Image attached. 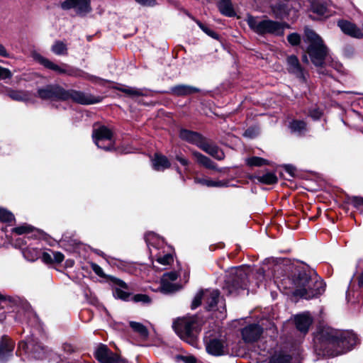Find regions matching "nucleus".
<instances>
[{
    "mask_svg": "<svg viewBox=\"0 0 363 363\" xmlns=\"http://www.w3.org/2000/svg\"><path fill=\"white\" fill-rule=\"evenodd\" d=\"M294 295L309 300L323 294L325 284L317 276L310 277L306 272H301L294 279Z\"/></svg>",
    "mask_w": 363,
    "mask_h": 363,
    "instance_id": "1",
    "label": "nucleus"
},
{
    "mask_svg": "<svg viewBox=\"0 0 363 363\" xmlns=\"http://www.w3.org/2000/svg\"><path fill=\"white\" fill-rule=\"evenodd\" d=\"M305 42L309 45L307 52L312 62L317 67L322 66L328 54V48L319 35L309 28L304 30Z\"/></svg>",
    "mask_w": 363,
    "mask_h": 363,
    "instance_id": "2",
    "label": "nucleus"
},
{
    "mask_svg": "<svg viewBox=\"0 0 363 363\" xmlns=\"http://www.w3.org/2000/svg\"><path fill=\"white\" fill-rule=\"evenodd\" d=\"M247 23L252 30L259 35H272L276 36L283 35L286 25L275 21L267 18H260L249 16Z\"/></svg>",
    "mask_w": 363,
    "mask_h": 363,
    "instance_id": "3",
    "label": "nucleus"
},
{
    "mask_svg": "<svg viewBox=\"0 0 363 363\" xmlns=\"http://www.w3.org/2000/svg\"><path fill=\"white\" fill-rule=\"evenodd\" d=\"M321 337L325 339L330 344L337 345L345 350H351L358 342V337L353 332H338L331 328L323 330Z\"/></svg>",
    "mask_w": 363,
    "mask_h": 363,
    "instance_id": "4",
    "label": "nucleus"
},
{
    "mask_svg": "<svg viewBox=\"0 0 363 363\" xmlns=\"http://www.w3.org/2000/svg\"><path fill=\"white\" fill-rule=\"evenodd\" d=\"M199 324L195 317L178 318L173 323L175 333L189 344L196 346Z\"/></svg>",
    "mask_w": 363,
    "mask_h": 363,
    "instance_id": "5",
    "label": "nucleus"
},
{
    "mask_svg": "<svg viewBox=\"0 0 363 363\" xmlns=\"http://www.w3.org/2000/svg\"><path fill=\"white\" fill-rule=\"evenodd\" d=\"M94 143L99 148L105 150L113 149L115 140L112 131L107 127L102 125L95 128L92 133Z\"/></svg>",
    "mask_w": 363,
    "mask_h": 363,
    "instance_id": "6",
    "label": "nucleus"
},
{
    "mask_svg": "<svg viewBox=\"0 0 363 363\" xmlns=\"http://www.w3.org/2000/svg\"><path fill=\"white\" fill-rule=\"evenodd\" d=\"M31 56L36 62L43 65L45 67L52 69L58 74H64L74 77L79 75V72L77 70L70 68L67 65L64 64L62 67H60L44 57L37 52H33Z\"/></svg>",
    "mask_w": 363,
    "mask_h": 363,
    "instance_id": "7",
    "label": "nucleus"
},
{
    "mask_svg": "<svg viewBox=\"0 0 363 363\" xmlns=\"http://www.w3.org/2000/svg\"><path fill=\"white\" fill-rule=\"evenodd\" d=\"M60 7L63 10L74 9L77 15L84 16L91 11V0H65L61 2Z\"/></svg>",
    "mask_w": 363,
    "mask_h": 363,
    "instance_id": "8",
    "label": "nucleus"
},
{
    "mask_svg": "<svg viewBox=\"0 0 363 363\" xmlns=\"http://www.w3.org/2000/svg\"><path fill=\"white\" fill-rule=\"evenodd\" d=\"M19 349L30 354L34 359H42L46 357L45 348L38 342L30 338L19 343Z\"/></svg>",
    "mask_w": 363,
    "mask_h": 363,
    "instance_id": "9",
    "label": "nucleus"
},
{
    "mask_svg": "<svg viewBox=\"0 0 363 363\" xmlns=\"http://www.w3.org/2000/svg\"><path fill=\"white\" fill-rule=\"evenodd\" d=\"M206 350L207 352L213 356H220L225 354L227 344L223 337H205Z\"/></svg>",
    "mask_w": 363,
    "mask_h": 363,
    "instance_id": "10",
    "label": "nucleus"
},
{
    "mask_svg": "<svg viewBox=\"0 0 363 363\" xmlns=\"http://www.w3.org/2000/svg\"><path fill=\"white\" fill-rule=\"evenodd\" d=\"M39 97L43 99H61L65 96V90L59 86L50 85L38 91Z\"/></svg>",
    "mask_w": 363,
    "mask_h": 363,
    "instance_id": "11",
    "label": "nucleus"
},
{
    "mask_svg": "<svg viewBox=\"0 0 363 363\" xmlns=\"http://www.w3.org/2000/svg\"><path fill=\"white\" fill-rule=\"evenodd\" d=\"M21 300L22 301L21 303H20L17 305L13 304L12 306H9L6 308H9V307L19 308V309L18 310V313L19 314L18 318L21 321L27 320L28 318H30L31 316H35L34 313L30 310L28 304L26 301H24L23 299L21 298ZM4 308L5 307H2L0 305V321H3L6 318V313H5V311L4 310Z\"/></svg>",
    "mask_w": 363,
    "mask_h": 363,
    "instance_id": "12",
    "label": "nucleus"
},
{
    "mask_svg": "<svg viewBox=\"0 0 363 363\" xmlns=\"http://www.w3.org/2000/svg\"><path fill=\"white\" fill-rule=\"evenodd\" d=\"M65 97L62 98V100H67L72 99L73 101L81 104H93L99 102V99H97L91 96L85 94L83 92L77 91L74 90H65Z\"/></svg>",
    "mask_w": 363,
    "mask_h": 363,
    "instance_id": "13",
    "label": "nucleus"
},
{
    "mask_svg": "<svg viewBox=\"0 0 363 363\" xmlns=\"http://www.w3.org/2000/svg\"><path fill=\"white\" fill-rule=\"evenodd\" d=\"M110 281L114 286L113 291V296L123 301H128L130 294L123 290L128 289L127 284L123 281L114 277L110 278Z\"/></svg>",
    "mask_w": 363,
    "mask_h": 363,
    "instance_id": "14",
    "label": "nucleus"
},
{
    "mask_svg": "<svg viewBox=\"0 0 363 363\" xmlns=\"http://www.w3.org/2000/svg\"><path fill=\"white\" fill-rule=\"evenodd\" d=\"M337 26L340 30L346 35L354 38H362L363 32L354 23L346 20H340L337 22Z\"/></svg>",
    "mask_w": 363,
    "mask_h": 363,
    "instance_id": "15",
    "label": "nucleus"
},
{
    "mask_svg": "<svg viewBox=\"0 0 363 363\" xmlns=\"http://www.w3.org/2000/svg\"><path fill=\"white\" fill-rule=\"evenodd\" d=\"M262 333V328L257 324H251L242 330V339L245 342L257 341Z\"/></svg>",
    "mask_w": 363,
    "mask_h": 363,
    "instance_id": "16",
    "label": "nucleus"
},
{
    "mask_svg": "<svg viewBox=\"0 0 363 363\" xmlns=\"http://www.w3.org/2000/svg\"><path fill=\"white\" fill-rule=\"evenodd\" d=\"M294 321L297 330L306 334L312 324L313 318L308 312H304L296 315L294 317Z\"/></svg>",
    "mask_w": 363,
    "mask_h": 363,
    "instance_id": "17",
    "label": "nucleus"
},
{
    "mask_svg": "<svg viewBox=\"0 0 363 363\" xmlns=\"http://www.w3.org/2000/svg\"><path fill=\"white\" fill-rule=\"evenodd\" d=\"M199 148L218 160H223L225 158L223 152L216 145L207 142L205 138Z\"/></svg>",
    "mask_w": 363,
    "mask_h": 363,
    "instance_id": "18",
    "label": "nucleus"
},
{
    "mask_svg": "<svg viewBox=\"0 0 363 363\" xmlns=\"http://www.w3.org/2000/svg\"><path fill=\"white\" fill-rule=\"evenodd\" d=\"M310 10L313 13V14L310 15L313 20H319L330 16L326 6L319 1H313Z\"/></svg>",
    "mask_w": 363,
    "mask_h": 363,
    "instance_id": "19",
    "label": "nucleus"
},
{
    "mask_svg": "<svg viewBox=\"0 0 363 363\" xmlns=\"http://www.w3.org/2000/svg\"><path fill=\"white\" fill-rule=\"evenodd\" d=\"M179 137L182 140L196 145L199 147L204 139L202 135L198 133L190 131L186 129H182L180 130Z\"/></svg>",
    "mask_w": 363,
    "mask_h": 363,
    "instance_id": "20",
    "label": "nucleus"
},
{
    "mask_svg": "<svg viewBox=\"0 0 363 363\" xmlns=\"http://www.w3.org/2000/svg\"><path fill=\"white\" fill-rule=\"evenodd\" d=\"M204 301L207 304L208 310H215L217 303L220 302L219 291L216 289H206L203 291Z\"/></svg>",
    "mask_w": 363,
    "mask_h": 363,
    "instance_id": "21",
    "label": "nucleus"
},
{
    "mask_svg": "<svg viewBox=\"0 0 363 363\" xmlns=\"http://www.w3.org/2000/svg\"><path fill=\"white\" fill-rule=\"evenodd\" d=\"M199 90L196 87L186 85L179 84L170 88L169 93L177 96H187L191 94L198 92Z\"/></svg>",
    "mask_w": 363,
    "mask_h": 363,
    "instance_id": "22",
    "label": "nucleus"
},
{
    "mask_svg": "<svg viewBox=\"0 0 363 363\" xmlns=\"http://www.w3.org/2000/svg\"><path fill=\"white\" fill-rule=\"evenodd\" d=\"M286 62L287 69L289 72L300 78L303 76V69L296 56H289L286 59Z\"/></svg>",
    "mask_w": 363,
    "mask_h": 363,
    "instance_id": "23",
    "label": "nucleus"
},
{
    "mask_svg": "<svg viewBox=\"0 0 363 363\" xmlns=\"http://www.w3.org/2000/svg\"><path fill=\"white\" fill-rule=\"evenodd\" d=\"M14 345L13 342L6 337H3L0 342V361H5L11 355Z\"/></svg>",
    "mask_w": 363,
    "mask_h": 363,
    "instance_id": "24",
    "label": "nucleus"
},
{
    "mask_svg": "<svg viewBox=\"0 0 363 363\" xmlns=\"http://www.w3.org/2000/svg\"><path fill=\"white\" fill-rule=\"evenodd\" d=\"M153 169L157 171H164L170 167V162L167 157L156 153L152 159Z\"/></svg>",
    "mask_w": 363,
    "mask_h": 363,
    "instance_id": "25",
    "label": "nucleus"
},
{
    "mask_svg": "<svg viewBox=\"0 0 363 363\" xmlns=\"http://www.w3.org/2000/svg\"><path fill=\"white\" fill-rule=\"evenodd\" d=\"M192 155L196 160V162L201 165H203L208 169H216V166L214 162L206 156L196 151L192 152Z\"/></svg>",
    "mask_w": 363,
    "mask_h": 363,
    "instance_id": "26",
    "label": "nucleus"
},
{
    "mask_svg": "<svg viewBox=\"0 0 363 363\" xmlns=\"http://www.w3.org/2000/svg\"><path fill=\"white\" fill-rule=\"evenodd\" d=\"M220 13L227 16H234L235 12L230 0H219L218 4Z\"/></svg>",
    "mask_w": 363,
    "mask_h": 363,
    "instance_id": "27",
    "label": "nucleus"
},
{
    "mask_svg": "<svg viewBox=\"0 0 363 363\" xmlns=\"http://www.w3.org/2000/svg\"><path fill=\"white\" fill-rule=\"evenodd\" d=\"M194 182L208 187H224L228 186L226 181H213L209 179L195 178Z\"/></svg>",
    "mask_w": 363,
    "mask_h": 363,
    "instance_id": "28",
    "label": "nucleus"
},
{
    "mask_svg": "<svg viewBox=\"0 0 363 363\" xmlns=\"http://www.w3.org/2000/svg\"><path fill=\"white\" fill-rule=\"evenodd\" d=\"M255 179L257 182L267 185L274 184L277 182L278 179L276 174L273 172H266L263 175L257 176Z\"/></svg>",
    "mask_w": 363,
    "mask_h": 363,
    "instance_id": "29",
    "label": "nucleus"
},
{
    "mask_svg": "<svg viewBox=\"0 0 363 363\" xmlns=\"http://www.w3.org/2000/svg\"><path fill=\"white\" fill-rule=\"evenodd\" d=\"M236 274H238V276L240 277L242 281L245 278V274H244L242 272V269L240 268H238L236 269ZM245 284L242 281V284H239L236 282L235 281H233L231 286H228V294H233L234 293H238L239 289H244Z\"/></svg>",
    "mask_w": 363,
    "mask_h": 363,
    "instance_id": "30",
    "label": "nucleus"
},
{
    "mask_svg": "<svg viewBox=\"0 0 363 363\" xmlns=\"http://www.w3.org/2000/svg\"><path fill=\"white\" fill-rule=\"evenodd\" d=\"M161 291L164 293H172L178 291L180 289L179 284L169 280L164 281V278L161 279L160 284Z\"/></svg>",
    "mask_w": 363,
    "mask_h": 363,
    "instance_id": "31",
    "label": "nucleus"
},
{
    "mask_svg": "<svg viewBox=\"0 0 363 363\" xmlns=\"http://www.w3.org/2000/svg\"><path fill=\"white\" fill-rule=\"evenodd\" d=\"M131 328L137 333L142 338L146 339L148 337L149 333L147 328L140 323L131 321L130 322Z\"/></svg>",
    "mask_w": 363,
    "mask_h": 363,
    "instance_id": "32",
    "label": "nucleus"
},
{
    "mask_svg": "<svg viewBox=\"0 0 363 363\" xmlns=\"http://www.w3.org/2000/svg\"><path fill=\"white\" fill-rule=\"evenodd\" d=\"M291 357L284 352H279L274 354L269 360V363H290Z\"/></svg>",
    "mask_w": 363,
    "mask_h": 363,
    "instance_id": "33",
    "label": "nucleus"
},
{
    "mask_svg": "<svg viewBox=\"0 0 363 363\" xmlns=\"http://www.w3.org/2000/svg\"><path fill=\"white\" fill-rule=\"evenodd\" d=\"M245 162L249 167H262L269 164L268 160L259 157H248L245 160Z\"/></svg>",
    "mask_w": 363,
    "mask_h": 363,
    "instance_id": "34",
    "label": "nucleus"
},
{
    "mask_svg": "<svg viewBox=\"0 0 363 363\" xmlns=\"http://www.w3.org/2000/svg\"><path fill=\"white\" fill-rule=\"evenodd\" d=\"M7 95L15 101H26L29 99L28 93L23 91L10 89L8 91Z\"/></svg>",
    "mask_w": 363,
    "mask_h": 363,
    "instance_id": "35",
    "label": "nucleus"
},
{
    "mask_svg": "<svg viewBox=\"0 0 363 363\" xmlns=\"http://www.w3.org/2000/svg\"><path fill=\"white\" fill-rule=\"evenodd\" d=\"M24 257L28 261L33 262L40 257V252L36 248L28 247L23 252Z\"/></svg>",
    "mask_w": 363,
    "mask_h": 363,
    "instance_id": "36",
    "label": "nucleus"
},
{
    "mask_svg": "<svg viewBox=\"0 0 363 363\" xmlns=\"http://www.w3.org/2000/svg\"><path fill=\"white\" fill-rule=\"evenodd\" d=\"M51 50L57 55H66L67 54V45L62 41L55 42L52 45Z\"/></svg>",
    "mask_w": 363,
    "mask_h": 363,
    "instance_id": "37",
    "label": "nucleus"
},
{
    "mask_svg": "<svg viewBox=\"0 0 363 363\" xmlns=\"http://www.w3.org/2000/svg\"><path fill=\"white\" fill-rule=\"evenodd\" d=\"M292 132L301 134L306 131V124L303 121H294L290 124Z\"/></svg>",
    "mask_w": 363,
    "mask_h": 363,
    "instance_id": "38",
    "label": "nucleus"
},
{
    "mask_svg": "<svg viewBox=\"0 0 363 363\" xmlns=\"http://www.w3.org/2000/svg\"><path fill=\"white\" fill-rule=\"evenodd\" d=\"M21 302L22 301L19 297H5L0 294V305L2 307H7L13 304L17 305Z\"/></svg>",
    "mask_w": 363,
    "mask_h": 363,
    "instance_id": "39",
    "label": "nucleus"
},
{
    "mask_svg": "<svg viewBox=\"0 0 363 363\" xmlns=\"http://www.w3.org/2000/svg\"><path fill=\"white\" fill-rule=\"evenodd\" d=\"M117 89L131 97L143 96L144 94L141 89H138L133 88V87L125 86V87L117 88Z\"/></svg>",
    "mask_w": 363,
    "mask_h": 363,
    "instance_id": "40",
    "label": "nucleus"
},
{
    "mask_svg": "<svg viewBox=\"0 0 363 363\" xmlns=\"http://www.w3.org/2000/svg\"><path fill=\"white\" fill-rule=\"evenodd\" d=\"M14 219L13 215L4 208H0V220L2 222H11Z\"/></svg>",
    "mask_w": 363,
    "mask_h": 363,
    "instance_id": "41",
    "label": "nucleus"
},
{
    "mask_svg": "<svg viewBox=\"0 0 363 363\" xmlns=\"http://www.w3.org/2000/svg\"><path fill=\"white\" fill-rule=\"evenodd\" d=\"M196 23H197V25L199 26V28L206 33L208 35H209L210 37L213 38H218V34L214 32L213 30H212L211 29H210L209 28H208L207 26H206L205 25H203L201 22H200L199 21H196Z\"/></svg>",
    "mask_w": 363,
    "mask_h": 363,
    "instance_id": "42",
    "label": "nucleus"
},
{
    "mask_svg": "<svg viewBox=\"0 0 363 363\" xmlns=\"http://www.w3.org/2000/svg\"><path fill=\"white\" fill-rule=\"evenodd\" d=\"M157 262L162 265H169L173 262V257L168 253L164 256L157 257Z\"/></svg>",
    "mask_w": 363,
    "mask_h": 363,
    "instance_id": "43",
    "label": "nucleus"
},
{
    "mask_svg": "<svg viewBox=\"0 0 363 363\" xmlns=\"http://www.w3.org/2000/svg\"><path fill=\"white\" fill-rule=\"evenodd\" d=\"M357 284L359 288L363 286V272L357 273L354 275L351 280V284L354 287L355 284Z\"/></svg>",
    "mask_w": 363,
    "mask_h": 363,
    "instance_id": "44",
    "label": "nucleus"
},
{
    "mask_svg": "<svg viewBox=\"0 0 363 363\" xmlns=\"http://www.w3.org/2000/svg\"><path fill=\"white\" fill-rule=\"evenodd\" d=\"M202 299L204 300L203 291H201L196 294L192 301L191 308L194 309L197 308L201 304Z\"/></svg>",
    "mask_w": 363,
    "mask_h": 363,
    "instance_id": "45",
    "label": "nucleus"
},
{
    "mask_svg": "<svg viewBox=\"0 0 363 363\" xmlns=\"http://www.w3.org/2000/svg\"><path fill=\"white\" fill-rule=\"evenodd\" d=\"M287 40L291 45H297L301 42V36L296 33H293L288 35Z\"/></svg>",
    "mask_w": 363,
    "mask_h": 363,
    "instance_id": "46",
    "label": "nucleus"
},
{
    "mask_svg": "<svg viewBox=\"0 0 363 363\" xmlns=\"http://www.w3.org/2000/svg\"><path fill=\"white\" fill-rule=\"evenodd\" d=\"M11 77L12 73L9 69L0 66V80L10 79Z\"/></svg>",
    "mask_w": 363,
    "mask_h": 363,
    "instance_id": "47",
    "label": "nucleus"
},
{
    "mask_svg": "<svg viewBox=\"0 0 363 363\" xmlns=\"http://www.w3.org/2000/svg\"><path fill=\"white\" fill-rule=\"evenodd\" d=\"M31 230H32L31 227L28 226V225H22V226L15 228L13 229V232H15L18 235H22L24 233H27L28 232H30Z\"/></svg>",
    "mask_w": 363,
    "mask_h": 363,
    "instance_id": "48",
    "label": "nucleus"
},
{
    "mask_svg": "<svg viewBox=\"0 0 363 363\" xmlns=\"http://www.w3.org/2000/svg\"><path fill=\"white\" fill-rule=\"evenodd\" d=\"M135 302L149 303L150 298L145 294H136L133 298Z\"/></svg>",
    "mask_w": 363,
    "mask_h": 363,
    "instance_id": "49",
    "label": "nucleus"
},
{
    "mask_svg": "<svg viewBox=\"0 0 363 363\" xmlns=\"http://www.w3.org/2000/svg\"><path fill=\"white\" fill-rule=\"evenodd\" d=\"M178 277V274L176 272H170L163 274L162 278L164 279V281L169 280L174 282Z\"/></svg>",
    "mask_w": 363,
    "mask_h": 363,
    "instance_id": "50",
    "label": "nucleus"
},
{
    "mask_svg": "<svg viewBox=\"0 0 363 363\" xmlns=\"http://www.w3.org/2000/svg\"><path fill=\"white\" fill-rule=\"evenodd\" d=\"M91 269L95 272L96 274H97L98 276L99 277H104V271L102 269V268L98 265L97 264H95V263H92L91 264Z\"/></svg>",
    "mask_w": 363,
    "mask_h": 363,
    "instance_id": "51",
    "label": "nucleus"
},
{
    "mask_svg": "<svg viewBox=\"0 0 363 363\" xmlns=\"http://www.w3.org/2000/svg\"><path fill=\"white\" fill-rule=\"evenodd\" d=\"M138 4L144 6H154L156 4V0H135Z\"/></svg>",
    "mask_w": 363,
    "mask_h": 363,
    "instance_id": "52",
    "label": "nucleus"
},
{
    "mask_svg": "<svg viewBox=\"0 0 363 363\" xmlns=\"http://www.w3.org/2000/svg\"><path fill=\"white\" fill-rule=\"evenodd\" d=\"M52 255H53V257H52L53 262L61 263L63 261L64 255L62 253H61L60 252H53Z\"/></svg>",
    "mask_w": 363,
    "mask_h": 363,
    "instance_id": "53",
    "label": "nucleus"
},
{
    "mask_svg": "<svg viewBox=\"0 0 363 363\" xmlns=\"http://www.w3.org/2000/svg\"><path fill=\"white\" fill-rule=\"evenodd\" d=\"M42 260L43 262L46 263V264H51L53 262V259H52V255L47 252H44L42 253Z\"/></svg>",
    "mask_w": 363,
    "mask_h": 363,
    "instance_id": "54",
    "label": "nucleus"
},
{
    "mask_svg": "<svg viewBox=\"0 0 363 363\" xmlns=\"http://www.w3.org/2000/svg\"><path fill=\"white\" fill-rule=\"evenodd\" d=\"M0 56L4 57H11L10 54L8 52L6 48L0 43Z\"/></svg>",
    "mask_w": 363,
    "mask_h": 363,
    "instance_id": "55",
    "label": "nucleus"
},
{
    "mask_svg": "<svg viewBox=\"0 0 363 363\" xmlns=\"http://www.w3.org/2000/svg\"><path fill=\"white\" fill-rule=\"evenodd\" d=\"M310 115L313 119H318L321 116L322 113L319 109H314L311 111Z\"/></svg>",
    "mask_w": 363,
    "mask_h": 363,
    "instance_id": "56",
    "label": "nucleus"
},
{
    "mask_svg": "<svg viewBox=\"0 0 363 363\" xmlns=\"http://www.w3.org/2000/svg\"><path fill=\"white\" fill-rule=\"evenodd\" d=\"M176 159L177 160H178L182 165L184 166H188L189 164V161L188 160H186V158L182 157L181 155H177L176 156Z\"/></svg>",
    "mask_w": 363,
    "mask_h": 363,
    "instance_id": "57",
    "label": "nucleus"
},
{
    "mask_svg": "<svg viewBox=\"0 0 363 363\" xmlns=\"http://www.w3.org/2000/svg\"><path fill=\"white\" fill-rule=\"evenodd\" d=\"M256 135L255 133H254V130L253 129H251V128H249L247 129L245 133H244V135L246 136V137H249V138H252L254 137L255 135Z\"/></svg>",
    "mask_w": 363,
    "mask_h": 363,
    "instance_id": "58",
    "label": "nucleus"
},
{
    "mask_svg": "<svg viewBox=\"0 0 363 363\" xmlns=\"http://www.w3.org/2000/svg\"><path fill=\"white\" fill-rule=\"evenodd\" d=\"M185 362L186 363H196V359L194 357H185Z\"/></svg>",
    "mask_w": 363,
    "mask_h": 363,
    "instance_id": "59",
    "label": "nucleus"
},
{
    "mask_svg": "<svg viewBox=\"0 0 363 363\" xmlns=\"http://www.w3.org/2000/svg\"><path fill=\"white\" fill-rule=\"evenodd\" d=\"M355 202L357 205H363V198H356Z\"/></svg>",
    "mask_w": 363,
    "mask_h": 363,
    "instance_id": "60",
    "label": "nucleus"
},
{
    "mask_svg": "<svg viewBox=\"0 0 363 363\" xmlns=\"http://www.w3.org/2000/svg\"><path fill=\"white\" fill-rule=\"evenodd\" d=\"M218 311H220V313H222V317H224V312L225 311V307L223 306L222 308H217Z\"/></svg>",
    "mask_w": 363,
    "mask_h": 363,
    "instance_id": "61",
    "label": "nucleus"
},
{
    "mask_svg": "<svg viewBox=\"0 0 363 363\" xmlns=\"http://www.w3.org/2000/svg\"><path fill=\"white\" fill-rule=\"evenodd\" d=\"M302 60L303 62H306V63H308V59L307 57V56L306 55H304L302 57Z\"/></svg>",
    "mask_w": 363,
    "mask_h": 363,
    "instance_id": "62",
    "label": "nucleus"
},
{
    "mask_svg": "<svg viewBox=\"0 0 363 363\" xmlns=\"http://www.w3.org/2000/svg\"><path fill=\"white\" fill-rule=\"evenodd\" d=\"M362 29H363V23H362Z\"/></svg>",
    "mask_w": 363,
    "mask_h": 363,
    "instance_id": "63",
    "label": "nucleus"
}]
</instances>
